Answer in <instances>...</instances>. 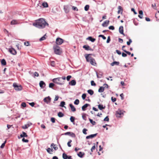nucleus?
Returning a JSON list of instances; mask_svg holds the SVG:
<instances>
[{
	"mask_svg": "<svg viewBox=\"0 0 159 159\" xmlns=\"http://www.w3.org/2000/svg\"><path fill=\"white\" fill-rule=\"evenodd\" d=\"M33 25L39 28H43L46 25L48 26V24L43 18H40L36 20V22L33 23Z\"/></svg>",
	"mask_w": 159,
	"mask_h": 159,
	"instance_id": "obj_1",
	"label": "nucleus"
},
{
	"mask_svg": "<svg viewBox=\"0 0 159 159\" xmlns=\"http://www.w3.org/2000/svg\"><path fill=\"white\" fill-rule=\"evenodd\" d=\"M91 55V54H88L85 56L86 61L87 62H89L91 65L95 66L97 65V63L95 59L90 56V55Z\"/></svg>",
	"mask_w": 159,
	"mask_h": 159,
	"instance_id": "obj_2",
	"label": "nucleus"
},
{
	"mask_svg": "<svg viewBox=\"0 0 159 159\" xmlns=\"http://www.w3.org/2000/svg\"><path fill=\"white\" fill-rule=\"evenodd\" d=\"M52 81L57 84L60 85L63 84L64 83V81H62L61 78L59 77L57 78H55L53 79Z\"/></svg>",
	"mask_w": 159,
	"mask_h": 159,
	"instance_id": "obj_3",
	"label": "nucleus"
},
{
	"mask_svg": "<svg viewBox=\"0 0 159 159\" xmlns=\"http://www.w3.org/2000/svg\"><path fill=\"white\" fill-rule=\"evenodd\" d=\"M54 52L56 54L60 55L61 53V51L60 48L57 46H54L53 47Z\"/></svg>",
	"mask_w": 159,
	"mask_h": 159,
	"instance_id": "obj_4",
	"label": "nucleus"
},
{
	"mask_svg": "<svg viewBox=\"0 0 159 159\" xmlns=\"http://www.w3.org/2000/svg\"><path fill=\"white\" fill-rule=\"evenodd\" d=\"M13 86L15 89L16 91H20L22 89V86L21 85H18L16 83L13 84Z\"/></svg>",
	"mask_w": 159,
	"mask_h": 159,
	"instance_id": "obj_5",
	"label": "nucleus"
},
{
	"mask_svg": "<svg viewBox=\"0 0 159 159\" xmlns=\"http://www.w3.org/2000/svg\"><path fill=\"white\" fill-rule=\"evenodd\" d=\"M63 42V40L60 38H57L56 39V43L57 44L60 45Z\"/></svg>",
	"mask_w": 159,
	"mask_h": 159,
	"instance_id": "obj_6",
	"label": "nucleus"
},
{
	"mask_svg": "<svg viewBox=\"0 0 159 159\" xmlns=\"http://www.w3.org/2000/svg\"><path fill=\"white\" fill-rule=\"evenodd\" d=\"M65 135H68L70 136H71L72 137L75 138V134L72 132H68L66 133H65L64 134Z\"/></svg>",
	"mask_w": 159,
	"mask_h": 159,
	"instance_id": "obj_7",
	"label": "nucleus"
},
{
	"mask_svg": "<svg viewBox=\"0 0 159 159\" xmlns=\"http://www.w3.org/2000/svg\"><path fill=\"white\" fill-rule=\"evenodd\" d=\"M51 100V98L49 96L44 98L43 99L44 102L47 104L49 103L50 102Z\"/></svg>",
	"mask_w": 159,
	"mask_h": 159,
	"instance_id": "obj_8",
	"label": "nucleus"
},
{
	"mask_svg": "<svg viewBox=\"0 0 159 159\" xmlns=\"http://www.w3.org/2000/svg\"><path fill=\"white\" fill-rule=\"evenodd\" d=\"M123 115V113L120 110H118L116 111V115L117 117H120L121 116Z\"/></svg>",
	"mask_w": 159,
	"mask_h": 159,
	"instance_id": "obj_9",
	"label": "nucleus"
},
{
	"mask_svg": "<svg viewBox=\"0 0 159 159\" xmlns=\"http://www.w3.org/2000/svg\"><path fill=\"white\" fill-rule=\"evenodd\" d=\"M9 52L13 55H15L16 54V50L13 48H10L9 50Z\"/></svg>",
	"mask_w": 159,
	"mask_h": 159,
	"instance_id": "obj_10",
	"label": "nucleus"
},
{
	"mask_svg": "<svg viewBox=\"0 0 159 159\" xmlns=\"http://www.w3.org/2000/svg\"><path fill=\"white\" fill-rule=\"evenodd\" d=\"M83 48L86 50L93 51V49L88 45H84L83 46Z\"/></svg>",
	"mask_w": 159,
	"mask_h": 159,
	"instance_id": "obj_11",
	"label": "nucleus"
},
{
	"mask_svg": "<svg viewBox=\"0 0 159 159\" xmlns=\"http://www.w3.org/2000/svg\"><path fill=\"white\" fill-rule=\"evenodd\" d=\"M19 23L18 20H13L11 22V25H14L19 24Z\"/></svg>",
	"mask_w": 159,
	"mask_h": 159,
	"instance_id": "obj_12",
	"label": "nucleus"
},
{
	"mask_svg": "<svg viewBox=\"0 0 159 159\" xmlns=\"http://www.w3.org/2000/svg\"><path fill=\"white\" fill-rule=\"evenodd\" d=\"M45 83L43 81H41L39 82V86L42 88H43L45 86Z\"/></svg>",
	"mask_w": 159,
	"mask_h": 159,
	"instance_id": "obj_13",
	"label": "nucleus"
},
{
	"mask_svg": "<svg viewBox=\"0 0 159 159\" xmlns=\"http://www.w3.org/2000/svg\"><path fill=\"white\" fill-rule=\"evenodd\" d=\"M119 32L120 34H121L124 35L125 34L124 33L123 27V26H120L119 28Z\"/></svg>",
	"mask_w": 159,
	"mask_h": 159,
	"instance_id": "obj_14",
	"label": "nucleus"
},
{
	"mask_svg": "<svg viewBox=\"0 0 159 159\" xmlns=\"http://www.w3.org/2000/svg\"><path fill=\"white\" fill-rule=\"evenodd\" d=\"M97 134H91L89 135L88 136L86 137V139H88L90 138H92L96 137L97 135Z\"/></svg>",
	"mask_w": 159,
	"mask_h": 159,
	"instance_id": "obj_15",
	"label": "nucleus"
},
{
	"mask_svg": "<svg viewBox=\"0 0 159 159\" xmlns=\"http://www.w3.org/2000/svg\"><path fill=\"white\" fill-rule=\"evenodd\" d=\"M118 11H117V13L118 14H119L121 13L122 14L123 12V9L122 7L120 6H119L118 7Z\"/></svg>",
	"mask_w": 159,
	"mask_h": 159,
	"instance_id": "obj_16",
	"label": "nucleus"
},
{
	"mask_svg": "<svg viewBox=\"0 0 159 159\" xmlns=\"http://www.w3.org/2000/svg\"><path fill=\"white\" fill-rule=\"evenodd\" d=\"M109 22V20H106L102 23V25L103 27H107Z\"/></svg>",
	"mask_w": 159,
	"mask_h": 159,
	"instance_id": "obj_17",
	"label": "nucleus"
},
{
	"mask_svg": "<svg viewBox=\"0 0 159 159\" xmlns=\"http://www.w3.org/2000/svg\"><path fill=\"white\" fill-rule=\"evenodd\" d=\"M89 105V104L87 103H86L85 104H84L82 107V110L83 111H85L86 110V108Z\"/></svg>",
	"mask_w": 159,
	"mask_h": 159,
	"instance_id": "obj_18",
	"label": "nucleus"
},
{
	"mask_svg": "<svg viewBox=\"0 0 159 159\" xmlns=\"http://www.w3.org/2000/svg\"><path fill=\"white\" fill-rule=\"evenodd\" d=\"M70 107L71 110L73 112H74L76 111V109L74 106L71 104H70L69 105Z\"/></svg>",
	"mask_w": 159,
	"mask_h": 159,
	"instance_id": "obj_19",
	"label": "nucleus"
},
{
	"mask_svg": "<svg viewBox=\"0 0 159 159\" xmlns=\"http://www.w3.org/2000/svg\"><path fill=\"white\" fill-rule=\"evenodd\" d=\"M51 147H52L55 150H57L58 149V147H57V145L56 144H55L53 143H52L51 145Z\"/></svg>",
	"mask_w": 159,
	"mask_h": 159,
	"instance_id": "obj_20",
	"label": "nucleus"
},
{
	"mask_svg": "<svg viewBox=\"0 0 159 159\" xmlns=\"http://www.w3.org/2000/svg\"><path fill=\"white\" fill-rule=\"evenodd\" d=\"M20 136L21 138L24 137H27L28 135L26 134L24 132H23L22 133V134L20 135Z\"/></svg>",
	"mask_w": 159,
	"mask_h": 159,
	"instance_id": "obj_21",
	"label": "nucleus"
},
{
	"mask_svg": "<svg viewBox=\"0 0 159 159\" xmlns=\"http://www.w3.org/2000/svg\"><path fill=\"white\" fill-rule=\"evenodd\" d=\"M76 82L75 80H72L70 83L69 84L71 85H75L76 84Z\"/></svg>",
	"mask_w": 159,
	"mask_h": 159,
	"instance_id": "obj_22",
	"label": "nucleus"
},
{
	"mask_svg": "<svg viewBox=\"0 0 159 159\" xmlns=\"http://www.w3.org/2000/svg\"><path fill=\"white\" fill-rule=\"evenodd\" d=\"M104 87L102 86L100 87L98 89V91L99 92L102 93L104 91Z\"/></svg>",
	"mask_w": 159,
	"mask_h": 159,
	"instance_id": "obj_23",
	"label": "nucleus"
},
{
	"mask_svg": "<svg viewBox=\"0 0 159 159\" xmlns=\"http://www.w3.org/2000/svg\"><path fill=\"white\" fill-rule=\"evenodd\" d=\"M119 62L117 61H114L111 63V65L112 66H114V65H118L119 64Z\"/></svg>",
	"mask_w": 159,
	"mask_h": 159,
	"instance_id": "obj_24",
	"label": "nucleus"
},
{
	"mask_svg": "<svg viewBox=\"0 0 159 159\" xmlns=\"http://www.w3.org/2000/svg\"><path fill=\"white\" fill-rule=\"evenodd\" d=\"M84 154V153L82 152H80L78 154V156L80 157H83V155Z\"/></svg>",
	"mask_w": 159,
	"mask_h": 159,
	"instance_id": "obj_25",
	"label": "nucleus"
},
{
	"mask_svg": "<svg viewBox=\"0 0 159 159\" xmlns=\"http://www.w3.org/2000/svg\"><path fill=\"white\" fill-rule=\"evenodd\" d=\"M98 108L100 110H102L103 109H104L105 108V107H103V105L99 104L98 105Z\"/></svg>",
	"mask_w": 159,
	"mask_h": 159,
	"instance_id": "obj_26",
	"label": "nucleus"
},
{
	"mask_svg": "<svg viewBox=\"0 0 159 159\" xmlns=\"http://www.w3.org/2000/svg\"><path fill=\"white\" fill-rule=\"evenodd\" d=\"M88 39H89V40L93 42H94L96 40L95 39L91 37H88Z\"/></svg>",
	"mask_w": 159,
	"mask_h": 159,
	"instance_id": "obj_27",
	"label": "nucleus"
},
{
	"mask_svg": "<svg viewBox=\"0 0 159 159\" xmlns=\"http://www.w3.org/2000/svg\"><path fill=\"white\" fill-rule=\"evenodd\" d=\"M42 6L44 7H48V5L46 2H44L42 3Z\"/></svg>",
	"mask_w": 159,
	"mask_h": 159,
	"instance_id": "obj_28",
	"label": "nucleus"
},
{
	"mask_svg": "<svg viewBox=\"0 0 159 159\" xmlns=\"http://www.w3.org/2000/svg\"><path fill=\"white\" fill-rule=\"evenodd\" d=\"M1 63L2 65L5 66L6 64V62L5 60L4 59L2 60L1 61Z\"/></svg>",
	"mask_w": 159,
	"mask_h": 159,
	"instance_id": "obj_29",
	"label": "nucleus"
},
{
	"mask_svg": "<svg viewBox=\"0 0 159 159\" xmlns=\"http://www.w3.org/2000/svg\"><path fill=\"white\" fill-rule=\"evenodd\" d=\"M87 92L89 93L91 95H92L94 93L92 89H89L87 91Z\"/></svg>",
	"mask_w": 159,
	"mask_h": 159,
	"instance_id": "obj_30",
	"label": "nucleus"
},
{
	"mask_svg": "<svg viewBox=\"0 0 159 159\" xmlns=\"http://www.w3.org/2000/svg\"><path fill=\"white\" fill-rule=\"evenodd\" d=\"M53 151V149H51L50 148H48L47 149V152L50 154L52 153L51 152H52Z\"/></svg>",
	"mask_w": 159,
	"mask_h": 159,
	"instance_id": "obj_31",
	"label": "nucleus"
},
{
	"mask_svg": "<svg viewBox=\"0 0 159 159\" xmlns=\"http://www.w3.org/2000/svg\"><path fill=\"white\" fill-rule=\"evenodd\" d=\"M62 157L64 159H67L68 157L67 156L66 154L63 153L62 155Z\"/></svg>",
	"mask_w": 159,
	"mask_h": 159,
	"instance_id": "obj_32",
	"label": "nucleus"
},
{
	"mask_svg": "<svg viewBox=\"0 0 159 159\" xmlns=\"http://www.w3.org/2000/svg\"><path fill=\"white\" fill-rule=\"evenodd\" d=\"M29 126H30V125H29V124L25 125L22 126V128L24 129H27Z\"/></svg>",
	"mask_w": 159,
	"mask_h": 159,
	"instance_id": "obj_33",
	"label": "nucleus"
},
{
	"mask_svg": "<svg viewBox=\"0 0 159 159\" xmlns=\"http://www.w3.org/2000/svg\"><path fill=\"white\" fill-rule=\"evenodd\" d=\"M6 142H7V140H6L4 141V143H2V145L0 146L1 148H4V147H5V144L6 143Z\"/></svg>",
	"mask_w": 159,
	"mask_h": 159,
	"instance_id": "obj_34",
	"label": "nucleus"
},
{
	"mask_svg": "<svg viewBox=\"0 0 159 159\" xmlns=\"http://www.w3.org/2000/svg\"><path fill=\"white\" fill-rule=\"evenodd\" d=\"M58 116L59 117H62L64 116V114L61 112H60L58 113Z\"/></svg>",
	"mask_w": 159,
	"mask_h": 159,
	"instance_id": "obj_35",
	"label": "nucleus"
},
{
	"mask_svg": "<svg viewBox=\"0 0 159 159\" xmlns=\"http://www.w3.org/2000/svg\"><path fill=\"white\" fill-rule=\"evenodd\" d=\"M89 120L90 122L93 125H95L96 122L95 121H93L92 119H89Z\"/></svg>",
	"mask_w": 159,
	"mask_h": 159,
	"instance_id": "obj_36",
	"label": "nucleus"
},
{
	"mask_svg": "<svg viewBox=\"0 0 159 159\" xmlns=\"http://www.w3.org/2000/svg\"><path fill=\"white\" fill-rule=\"evenodd\" d=\"M89 5H86L84 7V10L85 11H88L89 8Z\"/></svg>",
	"mask_w": 159,
	"mask_h": 159,
	"instance_id": "obj_37",
	"label": "nucleus"
},
{
	"mask_svg": "<svg viewBox=\"0 0 159 159\" xmlns=\"http://www.w3.org/2000/svg\"><path fill=\"white\" fill-rule=\"evenodd\" d=\"M65 102H64L62 101L61 102L60 106H61V107H64V106L65 105Z\"/></svg>",
	"mask_w": 159,
	"mask_h": 159,
	"instance_id": "obj_38",
	"label": "nucleus"
},
{
	"mask_svg": "<svg viewBox=\"0 0 159 159\" xmlns=\"http://www.w3.org/2000/svg\"><path fill=\"white\" fill-rule=\"evenodd\" d=\"M79 100L77 99L75 101L74 103L75 105H78L79 103Z\"/></svg>",
	"mask_w": 159,
	"mask_h": 159,
	"instance_id": "obj_39",
	"label": "nucleus"
},
{
	"mask_svg": "<svg viewBox=\"0 0 159 159\" xmlns=\"http://www.w3.org/2000/svg\"><path fill=\"white\" fill-rule=\"evenodd\" d=\"M46 35V34L44 35V36L42 37L39 39L40 41H41L43 40H44L46 39V37H45V36Z\"/></svg>",
	"mask_w": 159,
	"mask_h": 159,
	"instance_id": "obj_40",
	"label": "nucleus"
},
{
	"mask_svg": "<svg viewBox=\"0 0 159 159\" xmlns=\"http://www.w3.org/2000/svg\"><path fill=\"white\" fill-rule=\"evenodd\" d=\"M86 115L85 114H82V118L84 120H86Z\"/></svg>",
	"mask_w": 159,
	"mask_h": 159,
	"instance_id": "obj_41",
	"label": "nucleus"
},
{
	"mask_svg": "<svg viewBox=\"0 0 159 159\" xmlns=\"http://www.w3.org/2000/svg\"><path fill=\"white\" fill-rule=\"evenodd\" d=\"M70 121L71 122H74V120H75V118L74 117L71 116L70 117Z\"/></svg>",
	"mask_w": 159,
	"mask_h": 159,
	"instance_id": "obj_42",
	"label": "nucleus"
},
{
	"mask_svg": "<svg viewBox=\"0 0 159 159\" xmlns=\"http://www.w3.org/2000/svg\"><path fill=\"white\" fill-rule=\"evenodd\" d=\"M132 41L131 40V39H129V41H127V45H130V43H132Z\"/></svg>",
	"mask_w": 159,
	"mask_h": 159,
	"instance_id": "obj_43",
	"label": "nucleus"
},
{
	"mask_svg": "<svg viewBox=\"0 0 159 159\" xmlns=\"http://www.w3.org/2000/svg\"><path fill=\"white\" fill-rule=\"evenodd\" d=\"M87 131V129H84L83 130V133L85 134H87L86 131Z\"/></svg>",
	"mask_w": 159,
	"mask_h": 159,
	"instance_id": "obj_44",
	"label": "nucleus"
},
{
	"mask_svg": "<svg viewBox=\"0 0 159 159\" xmlns=\"http://www.w3.org/2000/svg\"><path fill=\"white\" fill-rule=\"evenodd\" d=\"M51 120L52 123H54L55 122V119L54 118L52 117L51 118Z\"/></svg>",
	"mask_w": 159,
	"mask_h": 159,
	"instance_id": "obj_45",
	"label": "nucleus"
},
{
	"mask_svg": "<svg viewBox=\"0 0 159 159\" xmlns=\"http://www.w3.org/2000/svg\"><path fill=\"white\" fill-rule=\"evenodd\" d=\"M22 141L24 142L28 143L29 142V140L27 139H25L24 138H23L22 139Z\"/></svg>",
	"mask_w": 159,
	"mask_h": 159,
	"instance_id": "obj_46",
	"label": "nucleus"
},
{
	"mask_svg": "<svg viewBox=\"0 0 159 159\" xmlns=\"http://www.w3.org/2000/svg\"><path fill=\"white\" fill-rule=\"evenodd\" d=\"M54 85V84L53 83H50L49 84V87L52 88Z\"/></svg>",
	"mask_w": 159,
	"mask_h": 159,
	"instance_id": "obj_47",
	"label": "nucleus"
},
{
	"mask_svg": "<svg viewBox=\"0 0 159 159\" xmlns=\"http://www.w3.org/2000/svg\"><path fill=\"white\" fill-rule=\"evenodd\" d=\"M111 100L113 102H114L116 101V98H113V97H112L111 98Z\"/></svg>",
	"mask_w": 159,
	"mask_h": 159,
	"instance_id": "obj_48",
	"label": "nucleus"
},
{
	"mask_svg": "<svg viewBox=\"0 0 159 159\" xmlns=\"http://www.w3.org/2000/svg\"><path fill=\"white\" fill-rule=\"evenodd\" d=\"M71 142L72 140H70L67 143V145L69 147H70L71 146V145L70 144V143Z\"/></svg>",
	"mask_w": 159,
	"mask_h": 159,
	"instance_id": "obj_49",
	"label": "nucleus"
},
{
	"mask_svg": "<svg viewBox=\"0 0 159 159\" xmlns=\"http://www.w3.org/2000/svg\"><path fill=\"white\" fill-rule=\"evenodd\" d=\"M51 65L52 66H55V62L54 61H52L51 62Z\"/></svg>",
	"mask_w": 159,
	"mask_h": 159,
	"instance_id": "obj_50",
	"label": "nucleus"
},
{
	"mask_svg": "<svg viewBox=\"0 0 159 159\" xmlns=\"http://www.w3.org/2000/svg\"><path fill=\"white\" fill-rule=\"evenodd\" d=\"M86 94H85V93L83 94L82 96V98H83V99H84L86 97Z\"/></svg>",
	"mask_w": 159,
	"mask_h": 159,
	"instance_id": "obj_51",
	"label": "nucleus"
},
{
	"mask_svg": "<svg viewBox=\"0 0 159 159\" xmlns=\"http://www.w3.org/2000/svg\"><path fill=\"white\" fill-rule=\"evenodd\" d=\"M91 85L92 86H95L96 85V84L95 83L94 81L93 80H92L91 82Z\"/></svg>",
	"mask_w": 159,
	"mask_h": 159,
	"instance_id": "obj_52",
	"label": "nucleus"
},
{
	"mask_svg": "<svg viewBox=\"0 0 159 159\" xmlns=\"http://www.w3.org/2000/svg\"><path fill=\"white\" fill-rule=\"evenodd\" d=\"M104 121H109V119L108 116H106L104 119Z\"/></svg>",
	"mask_w": 159,
	"mask_h": 159,
	"instance_id": "obj_53",
	"label": "nucleus"
},
{
	"mask_svg": "<svg viewBox=\"0 0 159 159\" xmlns=\"http://www.w3.org/2000/svg\"><path fill=\"white\" fill-rule=\"evenodd\" d=\"M99 37H101L103 39H105L106 37L103 35H99Z\"/></svg>",
	"mask_w": 159,
	"mask_h": 159,
	"instance_id": "obj_54",
	"label": "nucleus"
},
{
	"mask_svg": "<svg viewBox=\"0 0 159 159\" xmlns=\"http://www.w3.org/2000/svg\"><path fill=\"white\" fill-rule=\"evenodd\" d=\"M21 105L22 107H26V104L24 102H22L21 103Z\"/></svg>",
	"mask_w": 159,
	"mask_h": 159,
	"instance_id": "obj_55",
	"label": "nucleus"
},
{
	"mask_svg": "<svg viewBox=\"0 0 159 159\" xmlns=\"http://www.w3.org/2000/svg\"><path fill=\"white\" fill-rule=\"evenodd\" d=\"M109 29L110 30H114L115 28L113 26H110L109 27Z\"/></svg>",
	"mask_w": 159,
	"mask_h": 159,
	"instance_id": "obj_56",
	"label": "nucleus"
},
{
	"mask_svg": "<svg viewBox=\"0 0 159 159\" xmlns=\"http://www.w3.org/2000/svg\"><path fill=\"white\" fill-rule=\"evenodd\" d=\"M24 45L26 46H28L29 45V42H24Z\"/></svg>",
	"mask_w": 159,
	"mask_h": 159,
	"instance_id": "obj_57",
	"label": "nucleus"
},
{
	"mask_svg": "<svg viewBox=\"0 0 159 159\" xmlns=\"http://www.w3.org/2000/svg\"><path fill=\"white\" fill-rule=\"evenodd\" d=\"M152 7L154 9H156V4L154 3L153 5V4H152Z\"/></svg>",
	"mask_w": 159,
	"mask_h": 159,
	"instance_id": "obj_58",
	"label": "nucleus"
},
{
	"mask_svg": "<svg viewBox=\"0 0 159 159\" xmlns=\"http://www.w3.org/2000/svg\"><path fill=\"white\" fill-rule=\"evenodd\" d=\"M95 149V145H94L93 146L92 148H91V152H93V150H94Z\"/></svg>",
	"mask_w": 159,
	"mask_h": 159,
	"instance_id": "obj_59",
	"label": "nucleus"
},
{
	"mask_svg": "<svg viewBox=\"0 0 159 159\" xmlns=\"http://www.w3.org/2000/svg\"><path fill=\"white\" fill-rule=\"evenodd\" d=\"M110 40H111V39H110V37L109 36L107 38V43H109V42H110Z\"/></svg>",
	"mask_w": 159,
	"mask_h": 159,
	"instance_id": "obj_60",
	"label": "nucleus"
},
{
	"mask_svg": "<svg viewBox=\"0 0 159 159\" xmlns=\"http://www.w3.org/2000/svg\"><path fill=\"white\" fill-rule=\"evenodd\" d=\"M71 77V76L70 75H68V76H67V77H66V79H67V80L69 81Z\"/></svg>",
	"mask_w": 159,
	"mask_h": 159,
	"instance_id": "obj_61",
	"label": "nucleus"
},
{
	"mask_svg": "<svg viewBox=\"0 0 159 159\" xmlns=\"http://www.w3.org/2000/svg\"><path fill=\"white\" fill-rule=\"evenodd\" d=\"M102 76V74H99L98 75L97 74V76L98 78H101Z\"/></svg>",
	"mask_w": 159,
	"mask_h": 159,
	"instance_id": "obj_62",
	"label": "nucleus"
},
{
	"mask_svg": "<svg viewBox=\"0 0 159 159\" xmlns=\"http://www.w3.org/2000/svg\"><path fill=\"white\" fill-rule=\"evenodd\" d=\"M116 53L119 55H120L121 54V52L119 50H116Z\"/></svg>",
	"mask_w": 159,
	"mask_h": 159,
	"instance_id": "obj_63",
	"label": "nucleus"
},
{
	"mask_svg": "<svg viewBox=\"0 0 159 159\" xmlns=\"http://www.w3.org/2000/svg\"><path fill=\"white\" fill-rule=\"evenodd\" d=\"M59 98V97L58 96H56L55 98L54 99V101H57Z\"/></svg>",
	"mask_w": 159,
	"mask_h": 159,
	"instance_id": "obj_64",
	"label": "nucleus"
}]
</instances>
